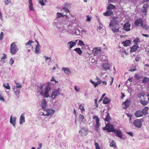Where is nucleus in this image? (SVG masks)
<instances>
[{
	"label": "nucleus",
	"instance_id": "nucleus-2",
	"mask_svg": "<svg viewBox=\"0 0 149 149\" xmlns=\"http://www.w3.org/2000/svg\"><path fill=\"white\" fill-rule=\"evenodd\" d=\"M55 111L54 110L52 109H47L44 110L43 114L44 116H51L53 114Z\"/></svg>",
	"mask_w": 149,
	"mask_h": 149
},
{
	"label": "nucleus",
	"instance_id": "nucleus-60",
	"mask_svg": "<svg viewBox=\"0 0 149 149\" xmlns=\"http://www.w3.org/2000/svg\"><path fill=\"white\" fill-rule=\"evenodd\" d=\"M6 5H8L10 2L8 0H6L5 1Z\"/></svg>",
	"mask_w": 149,
	"mask_h": 149
},
{
	"label": "nucleus",
	"instance_id": "nucleus-63",
	"mask_svg": "<svg viewBox=\"0 0 149 149\" xmlns=\"http://www.w3.org/2000/svg\"><path fill=\"white\" fill-rule=\"evenodd\" d=\"M127 133L130 135L131 136H133V134L131 132H127Z\"/></svg>",
	"mask_w": 149,
	"mask_h": 149
},
{
	"label": "nucleus",
	"instance_id": "nucleus-6",
	"mask_svg": "<svg viewBox=\"0 0 149 149\" xmlns=\"http://www.w3.org/2000/svg\"><path fill=\"white\" fill-rule=\"evenodd\" d=\"M101 48L100 47H95L93 50L94 56H96L100 54Z\"/></svg>",
	"mask_w": 149,
	"mask_h": 149
},
{
	"label": "nucleus",
	"instance_id": "nucleus-17",
	"mask_svg": "<svg viewBox=\"0 0 149 149\" xmlns=\"http://www.w3.org/2000/svg\"><path fill=\"white\" fill-rule=\"evenodd\" d=\"M78 40H76L75 42L71 41L68 42V44L69 45V47L70 49L72 48L73 46L76 45V42Z\"/></svg>",
	"mask_w": 149,
	"mask_h": 149
},
{
	"label": "nucleus",
	"instance_id": "nucleus-52",
	"mask_svg": "<svg viewBox=\"0 0 149 149\" xmlns=\"http://www.w3.org/2000/svg\"><path fill=\"white\" fill-rule=\"evenodd\" d=\"M3 36V32H1L0 35V40L2 39Z\"/></svg>",
	"mask_w": 149,
	"mask_h": 149
},
{
	"label": "nucleus",
	"instance_id": "nucleus-18",
	"mask_svg": "<svg viewBox=\"0 0 149 149\" xmlns=\"http://www.w3.org/2000/svg\"><path fill=\"white\" fill-rule=\"evenodd\" d=\"M134 115L136 117H139L142 116L143 115L141 111L140 110L134 113Z\"/></svg>",
	"mask_w": 149,
	"mask_h": 149
},
{
	"label": "nucleus",
	"instance_id": "nucleus-21",
	"mask_svg": "<svg viewBox=\"0 0 149 149\" xmlns=\"http://www.w3.org/2000/svg\"><path fill=\"white\" fill-rule=\"evenodd\" d=\"M41 104L42 108L43 109H45L46 107L47 104L45 99H44L42 100Z\"/></svg>",
	"mask_w": 149,
	"mask_h": 149
},
{
	"label": "nucleus",
	"instance_id": "nucleus-43",
	"mask_svg": "<svg viewBox=\"0 0 149 149\" xmlns=\"http://www.w3.org/2000/svg\"><path fill=\"white\" fill-rule=\"evenodd\" d=\"M141 26L142 28L145 30H148L149 28L148 26L146 24H142Z\"/></svg>",
	"mask_w": 149,
	"mask_h": 149
},
{
	"label": "nucleus",
	"instance_id": "nucleus-27",
	"mask_svg": "<svg viewBox=\"0 0 149 149\" xmlns=\"http://www.w3.org/2000/svg\"><path fill=\"white\" fill-rule=\"evenodd\" d=\"M62 69L64 71V72L65 73L69 74L70 73V69L66 68L63 67L62 68Z\"/></svg>",
	"mask_w": 149,
	"mask_h": 149
},
{
	"label": "nucleus",
	"instance_id": "nucleus-57",
	"mask_svg": "<svg viewBox=\"0 0 149 149\" xmlns=\"http://www.w3.org/2000/svg\"><path fill=\"white\" fill-rule=\"evenodd\" d=\"M102 25H100L99 26L97 27V30L98 31H99V30H100L102 29Z\"/></svg>",
	"mask_w": 149,
	"mask_h": 149
},
{
	"label": "nucleus",
	"instance_id": "nucleus-40",
	"mask_svg": "<svg viewBox=\"0 0 149 149\" xmlns=\"http://www.w3.org/2000/svg\"><path fill=\"white\" fill-rule=\"evenodd\" d=\"M3 86L5 87L6 89H7L8 90H10V87L8 83H7L6 84H3Z\"/></svg>",
	"mask_w": 149,
	"mask_h": 149
},
{
	"label": "nucleus",
	"instance_id": "nucleus-4",
	"mask_svg": "<svg viewBox=\"0 0 149 149\" xmlns=\"http://www.w3.org/2000/svg\"><path fill=\"white\" fill-rule=\"evenodd\" d=\"M103 129L107 130L108 132H114L116 130L114 129L112 125H107L106 127H104Z\"/></svg>",
	"mask_w": 149,
	"mask_h": 149
},
{
	"label": "nucleus",
	"instance_id": "nucleus-26",
	"mask_svg": "<svg viewBox=\"0 0 149 149\" xmlns=\"http://www.w3.org/2000/svg\"><path fill=\"white\" fill-rule=\"evenodd\" d=\"M113 14V12L112 11L109 10L107 11L104 13V15L105 16H110Z\"/></svg>",
	"mask_w": 149,
	"mask_h": 149
},
{
	"label": "nucleus",
	"instance_id": "nucleus-31",
	"mask_svg": "<svg viewBox=\"0 0 149 149\" xmlns=\"http://www.w3.org/2000/svg\"><path fill=\"white\" fill-rule=\"evenodd\" d=\"M74 51H76L79 55H81L82 53V51L80 48H76L74 49Z\"/></svg>",
	"mask_w": 149,
	"mask_h": 149
},
{
	"label": "nucleus",
	"instance_id": "nucleus-28",
	"mask_svg": "<svg viewBox=\"0 0 149 149\" xmlns=\"http://www.w3.org/2000/svg\"><path fill=\"white\" fill-rule=\"evenodd\" d=\"M111 101V100L109 98H107V97H105L104 98L103 100V103L104 104H107Z\"/></svg>",
	"mask_w": 149,
	"mask_h": 149
},
{
	"label": "nucleus",
	"instance_id": "nucleus-22",
	"mask_svg": "<svg viewBox=\"0 0 149 149\" xmlns=\"http://www.w3.org/2000/svg\"><path fill=\"white\" fill-rule=\"evenodd\" d=\"M61 11H63V13H64L65 12H66V13L65 14H68L67 16H68L70 15V11L69 9H66L65 7L63 8L61 10Z\"/></svg>",
	"mask_w": 149,
	"mask_h": 149
},
{
	"label": "nucleus",
	"instance_id": "nucleus-10",
	"mask_svg": "<svg viewBox=\"0 0 149 149\" xmlns=\"http://www.w3.org/2000/svg\"><path fill=\"white\" fill-rule=\"evenodd\" d=\"M52 94L51 95L52 97L53 98H55L56 96L58 95L60 93L57 90H55L52 92Z\"/></svg>",
	"mask_w": 149,
	"mask_h": 149
},
{
	"label": "nucleus",
	"instance_id": "nucleus-38",
	"mask_svg": "<svg viewBox=\"0 0 149 149\" xmlns=\"http://www.w3.org/2000/svg\"><path fill=\"white\" fill-rule=\"evenodd\" d=\"M142 81L144 83L148 82L149 81V79L147 77H145L143 78Z\"/></svg>",
	"mask_w": 149,
	"mask_h": 149
},
{
	"label": "nucleus",
	"instance_id": "nucleus-13",
	"mask_svg": "<svg viewBox=\"0 0 149 149\" xmlns=\"http://www.w3.org/2000/svg\"><path fill=\"white\" fill-rule=\"evenodd\" d=\"M143 21L141 19H139L136 20L134 24L136 26H142Z\"/></svg>",
	"mask_w": 149,
	"mask_h": 149
},
{
	"label": "nucleus",
	"instance_id": "nucleus-23",
	"mask_svg": "<svg viewBox=\"0 0 149 149\" xmlns=\"http://www.w3.org/2000/svg\"><path fill=\"white\" fill-rule=\"evenodd\" d=\"M103 67L106 70L110 69V65L107 63H105L103 64Z\"/></svg>",
	"mask_w": 149,
	"mask_h": 149
},
{
	"label": "nucleus",
	"instance_id": "nucleus-62",
	"mask_svg": "<svg viewBox=\"0 0 149 149\" xmlns=\"http://www.w3.org/2000/svg\"><path fill=\"white\" fill-rule=\"evenodd\" d=\"M0 100L2 101L3 102L4 101V98L2 97L1 95H0Z\"/></svg>",
	"mask_w": 149,
	"mask_h": 149
},
{
	"label": "nucleus",
	"instance_id": "nucleus-39",
	"mask_svg": "<svg viewBox=\"0 0 149 149\" xmlns=\"http://www.w3.org/2000/svg\"><path fill=\"white\" fill-rule=\"evenodd\" d=\"M133 42L135 45H138V42H140L139 39L138 38H136L135 40H134Z\"/></svg>",
	"mask_w": 149,
	"mask_h": 149
},
{
	"label": "nucleus",
	"instance_id": "nucleus-59",
	"mask_svg": "<svg viewBox=\"0 0 149 149\" xmlns=\"http://www.w3.org/2000/svg\"><path fill=\"white\" fill-rule=\"evenodd\" d=\"M144 68L145 69H147V68H149V65L148 64H146L144 65Z\"/></svg>",
	"mask_w": 149,
	"mask_h": 149
},
{
	"label": "nucleus",
	"instance_id": "nucleus-32",
	"mask_svg": "<svg viewBox=\"0 0 149 149\" xmlns=\"http://www.w3.org/2000/svg\"><path fill=\"white\" fill-rule=\"evenodd\" d=\"M148 5L147 4H144L143 5V8L144 9L143 10V13H146V10L147 9V8H148Z\"/></svg>",
	"mask_w": 149,
	"mask_h": 149
},
{
	"label": "nucleus",
	"instance_id": "nucleus-50",
	"mask_svg": "<svg viewBox=\"0 0 149 149\" xmlns=\"http://www.w3.org/2000/svg\"><path fill=\"white\" fill-rule=\"evenodd\" d=\"M3 56L1 58V60H3L7 58V55L5 54H3Z\"/></svg>",
	"mask_w": 149,
	"mask_h": 149
},
{
	"label": "nucleus",
	"instance_id": "nucleus-3",
	"mask_svg": "<svg viewBox=\"0 0 149 149\" xmlns=\"http://www.w3.org/2000/svg\"><path fill=\"white\" fill-rule=\"evenodd\" d=\"M51 88L49 86L46 87L45 89L44 90L45 92H43V90H42V91L40 93V94L42 95H45L44 97H47L49 96V92L50 91Z\"/></svg>",
	"mask_w": 149,
	"mask_h": 149
},
{
	"label": "nucleus",
	"instance_id": "nucleus-56",
	"mask_svg": "<svg viewBox=\"0 0 149 149\" xmlns=\"http://www.w3.org/2000/svg\"><path fill=\"white\" fill-rule=\"evenodd\" d=\"M79 45H84V43L83 42L80 40H79Z\"/></svg>",
	"mask_w": 149,
	"mask_h": 149
},
{
	"label": "nucleus",
	"instance_id": "nucleus-55",
	"mask_svg": "<svg viewBox=\"0 0 149 149\" xmlns=\"http://www.w3.org/2000/svg\"><path fill=\"white\" fill-rule=\"evenodd\" d=\"M93 118V119H95L96 120V122L97 121V120H99V118L98 117L96 116H95Z\"/></svg>",
	"mask_w": 149,
	"mask_h": 149
},
{
	"label": "nucleus",
	"instance_id": "nucleus-37",
	"mask_svg": "<svg viewBox=\"0 0 149 149\" xmlns=\"http://www.w3.org/2000/svg\"><path fill=\"white\" fill-rule=\"evenodd\" d=\"M96 126L95 127V129L97 130L98 131V128L100 126L99 120H97V121H96Z\"/></svg>",
	"mask_w": 149,
	"mask_h": 149
},
{
	"label": "nucleus",
	"instance_id": "nucleus-51",
	"mask_svg": "<svg viewBox=\"0 0 149 149\" xmlns=\"http://www.w3.org/2000/svg\"><path fill=\"white\" fill-rule=\"evenodd\" d=\"M16 87L17 88H21L22 87V86L21 85L17 83H16Z\"/></svg>",
	"mask_w": 149,
	"mask_h": 149
},
{
	"label": "nucleus",
	"instance_id": "nucleus-25",
	"mask_svg": "<svg viewBox=\"0 0 149 149\" xmlns=\"http://www.w3.org/2000/svg\"><path fill=\"white\" fill-rule=\"evenodd\" d=\"M38 45L36 46V49L35 50V53L36 54H39L40 52V45L39 44V43L38 42Z\"/></svg>",
	"mask_w": 149,
	"mask_h": 149
},
{
	"label": "nucleus",
	"instance_id": "nucleus-8",
	"mask_svg": "<svg viewBox=\"0 0 149 149\" xmlns=\"http://www.w3.org/2000/svg\"><path fill=\"white\" fill-rule=\"evenodd\" d=\"M16 117H12V116H11L10 119V123L12 124L14 127H15L16 124Z\"/></svg>",
	"mask_w": 149,
	"mask_h": 149
},
{
	"label": "nucleus",
	"instance_id": "nucleus-16",
	"mask_svg": "<svg viewBox=\"0 0 149 149\" xmlns=\"http://www.w3.org/2000/svg\"><path fill=\"white\" fill-rule=\"evenodd\" d=\"M114 133H116V136H117L120 139L122 137V135L121 134V132L119 130H116L114 132Z\"/></svg>",
	"mask_w": 149,
	"mask_h": 149
},
{
	"label": "nucleus",
	"instance_id": "nucleus-58",
	"mask_svg": "<svg viewBox=\"0 0 149 149\" xmlns=\"http://www.w3.org/2000/svg\"><path fill=\"white\" fill-rule=\"evenodd\" d=\"M75 90L77 91H78L79 90V88L77 86H75L74 88Z\"/></svg>",
	"mask_w": 149,
	"mask_h": 149
},
{
	"label": "nucleus",
	"instance_id": "nucleus-20",
	"mask_svg": "<svg viewBox=\"0 0 149 149\" xmlns=\"http://www.w3.org/2000/svg\"><path fill=\"white\" fill-rule=\"evenodd\" d=\"M25 122V117L24 114L21 115L20 118L19 123L20 124H22Z\"/></svg>",
	"mask_w": 149,
	"mask_h": 149
},
{
	"label": "nucleus",
	"instance_id": "nucleus-15",
	"mask_svg": "<svg viewBox=\"0 0 149 149\" xmlns=\"http://www.w3.org/2000/svg\"><path fill=\"white\" fill-rule=\"evenodd\" d=\"M85 49L86 52H87L86 53V54H87V56H90V52H91V49H90V48L88 46L87 44L86 45L84 44V50Z\"/></svg>",
	"mask_w": 149,
	"mask_h": 149
},
{
	"label": "nucleus",
	"instance_id": "nucleus-19",
	"mask_svg": "<svg viewBox=\"0 0 149 149\" xmlns=\"http://www.w3.org/2000/svg\"><path fill=\"white\" fill-rule=\"evenodd\" d=\"M138 45H134L131 48L130 52H133L136 51L139 48Z\"/></svg>",
	"mask_w": 149,
	"mask_h": 149
},
{
	"label": "nucleus",
	"instance_id": "nucleus-5",
	"mask_svg": "<svg viewBox=\"0 0 149 149\" xmlns=\"http://www.w3.org/2000/svg\"><path fill=\"white\" fill-rule=\"evenodd\" d=\"M34 42L32 40H29L27 43H26V47L27 49L28 50V51H30V50L32 49L33 48V46L32 45H31L32 43H33Z\"/></svg>",
	"mask_w": 149,
	"mask_h": 149
},
{
	"label": "nucleus",
	"instance_id": "nucleus-14",
	"mask_svg": "<svg viewBox=\"0 0 149 149\" xmlns=\"http://www.w3.org/2000/svg\"><path fill=\"white\" fill-rule=\"evenodd\" d=\"M118 24V21L115 19H112L110 22L109 26H110L113 27Z\"/></svg>",
	"mask_w": 149,
	"mask_h": 149
},
{
	"label": "nucleus",
	"instance_id": "nucleus-47",
	"mask_svg": "<svg viewBox=\"0 0 149 149\" xmlns=\"http://www.w3.org/2000/svg\"><path fill=\"white\" fill-rule=\"evenodd\" d=\"M95 144L96 149H101L100 148L99 146V144L95 142Z\"/></svg>",
	"mask_w": 149,
	"mask_h": 149
},
{
	"label": "nucleus",
	"instance_id": "nucleus-48",
	"mask_svg": "<svg viewBox=\"0 0 149 149\" xmlns=\"http://www.w3.org/2000/svg\"><path fill=\"white\" fill-rule=\"evenodd\" d=\"M87 19H86V22H89L91 20V17L88 15H87Z\"/></svg>",
	"mask_w": 149,
	"mask_h": 149
},
{
	"label": "nucleus",
	"instance_id": "nucleus-11",
	"mask_svg": "<svg viewBox=\"0 0 149 149\" xmlns=\"http://www.w3.org/2000/svg\"><path fill=\"white\" fill-rule=\"evenodd\" d=\"M123 108L125 109H126L130 105V101L128 100H127L123 103Z\"/></svg>",
	"mask_w": 149,
	"mask_h": 149
},
{
	"label": "nucleus",
	"instance_id": "nucleus-24",
	"mask_svg": "<svg viewBox=\"0 0 149 149\" xmlns=\"http://www.w3.org/2000/svg\"><path fill=\"white\" fill-rule=\"evenodd\" d=\"M148 107H146L142 110L141 112L142 113L143 115H146L148 113Z\"/></svg>",
	"mask_w": 149,
	"mask_h": 149
},
{
	"label": "nucleus",
	"instance_id": "nucleus-36",
	"mask_svg": "<svg viewBox=\"0 0 149 149\" xmlns=\"http://www.w3.org/2000/svg\"><path fill=\"white\" fill-rule=\"evenodd\" d=\"M110 146L113 148H116V142L113 140H112L110 144Z\"/></svg>",
	"mask_w": 149,
	"mask_h": 149
},
{
	"label": "nucleus",
	"instance_id": "nucleus-33",
	"mask_svg": "<svg viewBox=\"0 0 149 149\" xmlns=\"http://www.w3.org/2000/svg\"><path fill=\"white\" fill-rule=\"evenodd\" d=\"M57 17H63L64 16H67V15L68 14H64L63 15L61 13H57Z\"/></svg>",
	"mask_w": 149,
	"mask_h": 149
},
{
	"label": "nucleus",
	"instance_id": "nucleus-29",
	"mask_svg": "<svg viewBox=\"0 0 149 149\" xmlns=\"http://www.w3.org/2000/svg\"><path fill=\"white\" fill-rule=\"evenodd\" d=\"M131 41L130 40H128L123 42V44L124 46H127L129 45Z\"/></svg>",
	"mask_w": 149,
	"mask_h": 149
},
{
	"label": "nucleus",
	"instance_id": "nucleus-9",
	"mask_svg": "<svg viewBox=\"0 0 149 149\" xmlns=\"http://www.w3.org/2000/svg\"><path fill=\"white\" fill-rule=\"evenodd\" d=\"M102 118L106 121L108 122L110 119L109 113L108 112L105 113L102 116Z\"/></svg>",
	"mask_w": 149,
	"mask_h": 149
},
{
	"label": "nucleus",
	"instance_id": "nucleus-64",
	"mask_svg": "<svg viewBox=\"0 0 149 149\" xmlns=\"http://www.w3.org/2000/svg\"><path fill=\"white\" fill-rule=\"evenodd\" d=\"M142 35L143 36L148 37L149 36V35L148 34H142Z\"/></svg>",
	"mask_w": 149,
	"mask_h": 149
},
{
	"label": "nucleus",
	"instance_id": "nucleus-54",
	"mask_svg": "<svg viewBox=\"0 0 149 149\" xmlns=\"http://www.w3.org/2000/svg\"><path fill=\"white\" fill-rule=\"evenodd\" d=\"M79 108L81 110L83 111V110H84V107L82 105H79Z\"/></svg>",
	"mask_w": 149,
	"mask_h": 149
},
{
	"label": "nucleus",
	"instance_id": "nucleus-49",
	"mask_svg": "<svg viewBox=\"0 0 149 149\" xmlns=\"http://www.w3.org/2000/svg\"><path fill=\"white\" fill-rule=\"evenodd\" d=\"M14 62V60L13 58H11L10 59V61H9V63L11 65H12Z\"/></svg>",
	"mask_w": 149,
	"mask_h": 149
},
{
	"label": "nucleus",
	"instance_id": "nucleus-44",
	"mask_svg": "<svg viewBox=\"0 0 149 149\" xmlns=\"http://www.w3.org/2000/svg\"><path fill=\"white\" fill-rule=\"evenodd\" d=\"M84 119V116L83 115H80L79 117V122L81 123L82 122H83V119Z\"/></svg>",
	"mask_w": 149,
	"mask_h": 149
},
{
	"label": "nucleus",
	"instance_id": "nucleus-42",
	"mask_svg": "<svg viewBox=\"0 0 149 149\" xmlns=\"http://www.w3.org/2000/svg\"><path fill=\"white\" fill-rule=\"evenodd\" d=\"M141 103L144 106L146 105L148 103L147 101L145 100H141L140 101Z\"/></svg>",
	"mask_w": 149,
	"mask_h": 149
},
{
	"label": "nucleus",
	"instance_id": "nucleus-34",
	"mask_svg": "<svg viewBox=\"0 0 149 149\" xmlns=\"http://www.w3.org/2000/svg\"><path fill=\"white\" fill-rule=\"evenodd\" d=\"M112 30L113 33L117 32L119 31V29L118 27H116V28H112Z\"/></svg>",
	"mask_w": 149,
	"mask_h": 149
},
{
	"label": "nucleus",
	"instance_id": "nucleus-30",
	"mask_svg": "<svg viewBox=\"0 0 149 149\" xmlns=\"http://www.w3.org/2000/svg\"><path fill=\"white\" fill-rule=\"evenodd\" d=\"M116 8V6L112 4H110L107 7V9L108 10L110 9H114Z\"/></svg>",
	"mask_w": 149,
	"mask_h": 149
},
{
	"label": "nucleus",
	"instance_id": "nucleus-46",
	"mask_svg": "<svg viewBox=\"0 0 149 149\" xmlns=\"http://www.w3.org/2000/svg\"><path fill=\"white\" fill-rule=\"evenodd\" d=\"M102 82V81H98L97 82H95V84H94V87H96L98 85L100 84Z\"/></svg>",
	"mask_w": 149,
	"mask_h": 149
},
{
	"label": "nucleus",
	"instance_id": "nucleus-35",
	"mask_svg": "<svg viewBox=\"0 0 149 149\" xmlns=\"http://www.w3.org/2000/svg\"><path fill=\"white\" fill-rule=\"evenodd\" d=\"M46 2V0H39V3L41 6H44Z\"/></svg>",
	"mask_w": 149,
	"mask_h": 149
},
{
	"label": "nucleus",
	"instance_id": "nucleus-45",
	"mask_svg": "<svg viewBox=\"0 0 149 149\" xmlns=\"http://www.w3.org/2000/svg\"><path fill=\"white\" fill-rule=\"evenodd\" d=\"M29 10L31 11H34V10L33 9V3H29Z\"/></svg>",
	"mask_w": 149,
	"mask_h": 149
},
{
	"label": "nucleus",
	"instance_id": "nucleus-12",
	"mask_svg": "<svg viewBox=\"0 0 149 149\" xmlns=\"http://www.w3.org/2000/svg\"><path fill=\"white\" fill-rule=\"evenodd\" d=\"M130 25L128 22L125 23L123 26V29L126 31H129L130 30Z\"/></svg>",
	"mask_w": 149,
	"mask_h": 149
},
{
	"label": "nucleus",
	"instance_id": "nucleus-61",
	"mask_svg": "<svg viewBox=\"0 0 149 149\" xmlns=\"http://www.w3.org/2000/svg\"><path fill=\"white\" fill-rule=\"evenodd\" d=\"M97 99H95L94 100L95 105L96 106V107H98V105L97 104Z\"/></svg>",
	"mask_w": 149,
	"mask_h": 149
},
{
	"label": "nucleus",
	"instance_id": "nucleus-7",
	"mask_svg": "<svg viewBox=\"0 0 149 149\" xmlns=\"http://www.w3.org/2000/svg\"><path fill=\"white\" fill-rule=\"evenodd\" d=\"M134 125L137 127L140 128L142 126L141 122L140 120L137 119L133 122Z\"/></svg>",
	"mask_w": 149,
	"mask_h": 149
},
{
	"label": "nucleus",
	"instance_id": "nucleus-1",
	"mask_svg": "<svg viewBox=\"0 0 149 149\" xmlns=\"http://www.w3.org/2000/svg\"><path fill=\"white\" fill-rule=\"evenodd\" d=\"M15 42L12 43L10 45V53L12 55L15 54L19 50Z\"/></svg>",
	"mask_w": 149,
	"mask_h": 149
},
{
	"label": "nucleus",
	"instance_id": "nucleus-53",
	"mask_svg": "<svg viewBox=\"0 0 149 149\" xmlns=\"http://www.w3.org/2000/svg\"><path fill=\"white\" fill-rule=\"evenodd\" d=\"M15 93L16 95L17 96V95L19 94L20 91L19 90H17L15 91Z\"/></svg>",
	"mask_w": 149,
	"mask_h": 149
},
{
	"label": "nucleus",
	"instance_id": "nucleus-41",
	"mask_svg": "<svg viewBox=\"0 0 149 149\" xmlns=\"http://www.w3.org/2000/svg\"><path fill=\"white\" fill-rule=\"evenodd\" d=\"M145 95V93H141L139 94L137 96L138 97L140 98H141V97H144Z\"/></svg>",
	"mask_w": 149,
	"mask_h": 149
}]
</instances>
